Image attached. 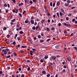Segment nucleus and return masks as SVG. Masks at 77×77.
<instances>
[{"instance_id":"nucleus-1","label":"nucleus","mask_w":77,"mask_h":77,"mask_svg":"<svg viewBox=\"0 0 77 77\" xmlns=\"http://www.w3.org/2000/svg\"><path fill=\"white\" fill-rule=\"evenodd\" d=\"M2 51L3 54H5V55H6V54H7V52L5 51V49L3 50Z\"/></svg>"},{"instance_id":"nucleus-2","label":"nucleus","mask_w":77,"mask_h":77,"mask_svg":"<svg viewBox=\"0 0 77 77\" xmlns=\"http://www.w3.org/2000/svg\"><path fill=\"white\" fill-rule=\"evenodd\" d=\"M45 19L42 20H41V23L42 24H44V23H45Z\"/></svg>"},{"instance_id":"nucleus-3","label":"nucleus","mask_w":77,"mask_h":77,"mask_svg":"<svg viewBox=\"0 0 77 77\" xmlns=\"http://www.w3.org/2000/svg\"><path fill=\"white\" fill-rule=\"evenodd\" d=\"M30 23L32 24H34V20H30Z\"/></svg>"},{"instance_id":"nucleus-4","label":"nucleus","mask_w":77,"mask_h":77,"mask_svg":"<svg viewBox=\"0 0 77 77\" xmlns=\"http://www.w3.org/2000/svg\"><path fill=\"white\" fill-rule=\"evenodd\" d=\"M56 48H57V49H59L60 48L59 47V46L58 45H57L55 47Z\"/></svg>"},{"instance_id":"nucleus-5","label":"nucleus","mask_w":77,"mask_h":77,"mask_svg":"<svg viewBox=\"0 0 77 77\" xmlns=\"http://www.w3.org/2000/svg\"><path fill=\"white\" fill-rule=\"evenodd\" d=\"M64 5L65 6H69V4L68 3H65V4H64Z\"/></svg>"},{"instance_id":"nucleus-6","label":"nucleus","mask_w":77,"mask_h":77,"mask_svg":"<svg viewBox=\"0 0 77 77\" xmlns=\"http://www.w3.org/2000/svg\"><path fill=\"white\" fill-rule=\"evenodd\" d=\"M34 52L32 51H30V55L31 56H32L33 55V53Z\"/></svg>"},{"instance_id":"nucleus-7","label":"nucleus","mask_w":77,"mask_h":77,"mask_svg":"<svg viewBox=\"0 0 77 77\" xmlns=\"http://www.w3.org/2000/svg\"><path fill=\"white\" fill-rule=\"evenodd\" d=\"M52 58L54 60H56V57L55 56H53L52 57Z\"/></svg>"},{"instance_id":"nucleus-8","label":"nucleus","mask_w":77,"mask_h":77,"mask_svg":"<svg viewBox=\"0 0 77 77\" xmlns=\"http://www.w3.org/2000/svg\"><path fill=\"white\" fill-rule=\"evenodd\" d=\"M57 6H59L60 5V2L58 1L57 3Z\"/></svg>"},{"instance_id":"nucleus-9","label":"nucleus","mask_w":77,"mask_h":77,"mask_svg":"<svg viewBox=\"0 0 77 77\" xmlns=\"http://www.w3.org/2000/svg\"><path fill=\"white\" fill-rule=\"evenodd\" d=\"M46 29L47 30V31L48 32H50V28L48 27H47L46 28Z\"/></svg>"},{"instance_id":"nucleus-10","label":"nucleus","mask_w":77,"mask_h":77,"mask_svg":"<svg viewBox=\"0 0 77 77\" xmlns=\"http://www.w3.org/2000/svg\"><path fill=\"white\" fill-rule=\"evenodd\" d=\"M60 15L61 16H62V15H64V14H63V13H62V12H60Z\"/></svg>"},{"instance_id":"nucleus-11","label":"nucleus","mask_w":77,"mask_h":77,"mask_svg":"<svg viewBox=\"0 0 77 77\" xmlns=\"http://www.w3.org/2000/svg\"><path fill=\"white\" fill-rule=\"evenodd\" d=\"M42 73L43 74H46V72L44 70L42 71Z\"/></svg>"},{"instance_id":"nucleus-12","label":"nucleus","mask_w":77,"mask_h":77,"mask_svg":"<svg viewBox=\"0 0 77 77\" xmlns=\"http://www.w3.org/2000/svg\"><path fill=\"white\" fill-rule=\"evenodd\" d=\"M23 5V3H21L19 4V6H22Z\"/></svg>"},{"instance_id":"nucleus-13","label":"nucleus","mask_w":77,"mask_h":77,"mask_svg":"<svg viewBox=\"0 0 77 77\" xmlns=\"http://www.w3.org/2000/svg\"><path fill=\"white\" fill-rule=\"evenodd\" d=\"M21 47H22V48H27V46H22Z\"/></svg>"},{"instance_id":"nucleus-14","label":"nucleus","mask_w":77,"mask_h":77,"mask_svg":"<svg viewBox=\"0 0 77 77\" xmlns=\"http://www.w3.org/2000/svg\"><path fill=\"white\" fill-rule=\"evenodd\" d=\"M61 10L62 11V12H63V13H65V11L64 10H63V9L61 8Z\"/></svg>"},{"instance_id":"nucleus-15","label":"nucleus","mask_w":77,"mask_h":77,"mask_svg":"<svg viewBox=\"0 0 77 77\" xmlns=\"http://www.w3.org/2000/svg\"><path fill=\"white\" fill-rule=\"evenodd\" d=\"M39 28V26L38 25V26H36L35 29L36 30H38V29Z\"/></svg>"},{"instance_id":"nucleus-16","label":"nucleus","mask_w":77,"mask_h":77,"mask_svg":"<svg viewBox=\"0 0 77 77\" xmlns=\"http://www.w3.org/2000/svg\"><path fill=\"white\" fill-rule=\"evenodd\" d=\"M38 38L39 39H41V35H38Z\"/></svg>"},{"instance_id":"nucleus-17","label":"nucleus","mask_w":77,"mask_h":77,"mask_svg":"<svg viewBox=\"0 0 77 77\" xmlns=\"http://www.w3.org/2000/svg\"><path fill=\"white\" fill-rule=\"evenodd\" d=\"M70 26H71V25H70V24H67V26H66L67 27H69Z\"/></svg>"},{"instance_id":"nucleus-18","label":"nucleus","mask_w":77,"mask_h":77,"mask_svg":"<svg viewBox=\"0 0 77 77\" xmlns=\"http://www.w3.org/2000/svg\"><path fill=\"white\" fill-rule=\"evenodd\" d=\"M19 33L20 34H23V32L22 31H20L19 32Z\"/></svg>"},{"instance_id":"nucleus-19","label":"nucleus","mask_w":77,"mask_h":77,"mask_svg":"<svg viewBox=\"0 0 77 77\" xmlns=\"http://www.w3.org/2000/svg\"><path fill=\"white\" fill-rule=\"evenodd\" d=\"M15 21V19H14L13 20H11V22H14Z\"/></svg>"},{"instance_id":"nucleus-20","label":"nucleus","mask_w":77,"mask_h":77,"mask_svg":"<svg viewBox=\"0 0 77 77\" xmlns=\"http://www.w3.org/2000/svg\"><path fill=\"white\" fill-rule=\"evenodd\" d=\"M57 15L58 17H60V16H59V13H57Z\"/></svg>"},{"instance_id":"nucleus-21","label":"nucleus","mask_w":77,"mask_h":77,"mask_svg":"<svg viewBox=\"0 0 77 77\" xmlns=\"http://www.w3.org/2000/svg\"><path fill=\"white\" fill-rule=\"evenodd\" d=\"M6 29H7V28H6V27H4L3 29V30H6Z\"/></svg>"},{"instance_id":"nucleus-22","label":"nucleus","mask_w":77,"mask_h":77,"mask_svg":"<svg viewBox=\"0 0 77 77\" xmlns=\"http://www.w3.org/2000/svg\"><path fill=\"white\" fill-rule=\"evenodd\" d=\"M5 50V51L7 52H8V51H9V49H8V48H6Z\"/></svg>"},{"instance_id":"nucleus-23","label":"nucleus","mask_w":77,"mask_h":77,"mask_svg":"<svg viewBox=\"0 0 77 77\" xmlns=\"http://www.w3.org/2000/svg\"><path fill=\"white\" fill-rule=\"evenodd\" d=\"M19 15L20 16V17H21V18L22 17V15H21V14L20 13H19Z\"/></svg>"},{"instance_id":"nucleus-24","label":"nucleus","mask_w":77,"mask_h":77,"mask_svg":"<svg viewBox=\"0 0 77 77\" xmlns=\"http://www.w3.org/2000/svg\"><path fill=\"white\" fill-rule=\"evenodd\" d=\"M32 29H33V30H35V29H36V27H35V26H33V27H32Z\"/></svg>"},{"instance_id":"nucleus-25","label":"nucleus","mask_w":77,"mask_h":77,"mask_svg":"<svg viewBox=\"0 0 77 77\" xmlns=\"http://www.w3.org/2000/svg\"><path fill=\"white\" fill-rule=\"evenodd\" d=\"M47 77H50V74H48V75H47Z\"/></svg>"},{"instance_id":"nucleus-26","label":"nucleus","mask_w":77,"mask_h":77,"mask_svg":"<svg viewBox=\"0 0 77 77\" xmlns=\"http://www.w3.org/2000/svg\"><path fill=\"white\" fill-rule=\"evenodd\" d=\"M52 30H53L54 31L55 30V28H54V27H52L51 29Z\"/></svg>"},{"instance_id":"nucleus-27","label":"nucleus","mask_w":77,"mask_h":77,"mask_svg":"<svg viewBox=\"0 0 77 77\" xmlns=\"http://www.w3.org/2000/svg\"><path fill=\"white\" fill-rule=\"evenodd\" d=\"M66 71V70H65V69H64L63 70V71H62V72H65Z\"/></svg>"},{"instance_id":"nucleus-28","label":"nucleus","mask_w":77,"mask_h":77,"mask_svg":"<svg viewBox=\"0 0 77 77\" xmlns=\"http://www.w3.org/2000/svg\"><path fill=\"white\" fill-rule=\"evenodd\" d=\"M18 9H17L16 10V11L15 13L17 14L18 13Z\"/></svg>"},{"instance_id":"nucleus-29","label":"nucleus","mask_w":77,"mask_h":77,"mask_svg":"<svg viewBox=\"0 0 77 77\" xmlns=\"http://www.w3.org/2000/svg\"><path fill=\"white\" fill-rule=\"evenodd\" d=\"M71 15H72V14H71V13H70L68 14V17H71Z\"/></svg>"},{"instance_id":"nucleus-30","label":"nucleus","mask_w":77,"mask_h":77,"mask_svg":"<svg viewBox=\"0 0 77 77\" xmlns=\"http://www.w3.org/2000/svg\"><path fill=\"white\" fill-rule=\"evenodd\" d=\"M45 11L46 12V13L47 14V13L48 12V10L47 9H46Z\"/></svg>"},{"instance_id":"nucleus-31","label":"nucleus","mask_w":77,"mask_h":77,"mask_svg":"<svg viewBox=\"0 0 77 77\" xmlns=\"http://www.w3.org/2000/svg\"><path fill=\"white\" fill-rule=\"evenodd\" d=\"M17 39L18 41H20V37H17Z\"/></svg>"},{"instance_id":"nucleus-32","label":"nucleus","mask_w":77,"mask_h":77,"mask_svg":"<svg viewBox=\"0 0 77 77\" xmlns=\"http://www.w3.org/2000/svg\"><path fill=\"white\" fill-rule=\"evenodd\" d=\"M66 20L67 21H68L69 20V18L68 17H66Z\"/></svg>"},{"instance_id":"nucleus-33","label":"nucleus","mask_w":77,"mask_h":77,"mask_svg":"<svg viewBox=\"0 0 77 77\" xmlns=\"http://www.w3.org/2000/svg\"><path fill=\"white\" fill-rule=\"evenodd\" d=\"M7 38H9V37H10V35H8L7 36Z\"/></svg>"},{"instance_id":"nucleus-34","label":"nucleus","mask_w":77,"mask_h":77,"mask_svg":"<svg viewBox=\"0 0 77 77\" xmlns=\"http://www.w3.org/2000/svg\"><path fill=\"white\" fill-rule=\"evenodd\" d=\"M67 60H68L69 62H70L71 60V59H70V58H69L67 59Z\"/></svg>"},{"instance_id":"nucleus-35","label":"nucleus","mask_w":77,"mask_h":77,"mask_svg":"<svg viewBox=\"0 0 77 77\" xmlns=\"http://www.w3.org/2000/svg\"><path fill=\"white\" fill-rule=\"evenodd\" d=\"M70 0H67V3H70Z\"/></svg>"},{"instance_id":"nucleus-36","label":"nucleus","mask_w":77,"mask_h":77,"mask_svg":"<svg viewBox=\"0 0 77 77\" xmlns=\"http://www.w3.org/2000/svg\"><path fill=\"white\" fill-rule=\"evenodd\" d=\"M31 20H33L34 19V17L33 16H32L31 18Z\"/></svg>"},{"instance_id":"nucleus-37","label":"nucleus","mask_w":77,"mask_h":77,"mask_svg":"<svg viewBox=\"0 0 77 77\" xmlns=\"http://www.w3.org/2000/svg\"><path fill=\"white\" fill-rule=\"evenodd\" d=\"M32 50L34 52H35V51H36V49H32Z\"/></svg>"},{"instance_id":"nucleus-38","label":"nucleus","mask_w":77,"mask_h":77,"mask_svg":"<svg viewBox=\"0 0 77 77\" xmlns=\"http://www.w3.org/2000/svg\"><path fill=\"white\" fill-rule=\"evenodd\" d=\"M44 61L42 59H41L40 60V62H42V63Z\"/></svg>"},{"instance_id":"nucleus-39","label":"nucleus","mask_w":77,"mask_h":77,"mask_svg":"<svg viewBox=\"0 0 77 77\" xmlns=\"http://www.w3.org/2000/svg\"><path fill=\"white\" fill-rule=\"evenodd\" d=\"M50 5L51 6H53V4L52 3V2H51L50 3Z\"/></svg>"},{"instance_id":"nucleus-40","label":"nucleus","mask_w":77,"mask_h":77,"mask_svg":"<svg viewBox=\"0 0 77 77\" xmlns=\"http://www.w3.org/2000/svg\"><path fill=\"white\" fill-rule=\"evenodd\" d=\"M40 42L41 43L43 42H44V40H41L40 41Z\"/></svg>"},{"instance_id":"nucleus-41","label":"nucleus","mask_w":77,"mask_h":77,"mask_svg":"<svg viewBox=\"0 0 77 77\" xmlns=\"http://www.w3.org/2000/svg\"><path fill=\"white\" fill-rule=\"evenodd\" d=\"M9 12V11H8V10L7 9L6 10V13H8V12Z\"/></svg>"},{"instance_id":"nucleus-42","label":"nucleus","mask_w":77,"mask_h":77,"mask_svg":"<svg viewBox=\"0 0 77 77\" xmlns=\"http://www.w3.org/2000/svg\"><path fill=\"white\" fill-rule=\"evenodd\" d=\"M51 40V39L49 38L46 40V41H49Z\"/></svg>"},{"instance_id":"nucleus-43","label":"nucleus","mask_w":77,"mask_h":77,"mask_svg":"<svg viewBox=\"0 0 77 77\" xmlns=\"http://www.w3.org/2000/svg\"><path fill=\"white\" fill-rule=\"evenodd\" d=\"M4 6L5 7H7V4H4Z\"/></svg>"},{"instance_id":"nucleus-44","label":"nucleus","mask_w":77,"mask_h":77,"mask_svg":"<svg viewBox=\"0 0 77 77\" xmlns=\"http://www.w3.org/2000/svg\"><path fill=\"white\" fill-rule=\"evenodd\" d=\"M75 18L73 19L72 20V22H74V21H75Z\"/></svg>"},{"instance_id":"nucleus-45","label":"nucleus","mask_w":77,"mask_h":77,"mask_svg":"<svg viewBox=\"0 0 77 77\" xmlns=\"http://www.w3.org/2000/svg\"><path fill=\"white\" fill-rule=\"evenodd\" d=\"M48 56H45V59H47V58H48Z\"/></svg>"},{"instance_id":"nucleus-46","label":"nucleus","mask_w":77,"mask_h":77,"mask_svg":"<svg viewBox=\"0 0 77 77\" xmlns=\"http://www.w3.org/2000/svg\"><path fill=\"white\" fill-rule=\"evenodd\" d=\"M21 77H24V74L21 75Z\"/></svg>"},{"instance_id":"nucleus-47","label":"nucleus","mask_w":77,"mask_h":77,"mask_svg":"<svg viewBox=\"0 0 77 77\" xmlns=\"http://www.w3.org/2000/svg\"><path fill=\"white\" fill-rule=\"evenodd\" d=\"M28 21L27 20H25V23H28Z\"/></svg>"},{"instance_id":"nucleus-48","label":"nucleus","mask_w":77,"mask_h":77,"mask_svg":"<svg viewBox=\"0 0 77 77\" xmlns=\"http://www.w3.org/2000/svg\"><path fill=\"white\" fill-rule=\"evenodd\" d=\"M10 57H11V56L10 55L7 56V58H9Z\"/></svg>"},{"instance_id":"nucleus-49","label":"nucleus","mask_w":77,"mask_h":77,"mask_svg":"<svg viewBox=\"0 0 77 77\" xmlns=\"http://www.w3.org/2000/svg\"><path fill=\"white\" fill-rule=\"evenodd\" d=\"M55 3H54L53 4V7H54V6H55Z\"/></svg>"},{"instance_id":"nucleus-50","label":"nucleus","mask_w":77,"mask_h":77,"mask_svg":"<svg viewBox=\"0 0 77 77\" xmlns=\"http://www.w3.org/2000/svg\"><path fill=\"white\" fill-rule=\"evenodd\" d=\"M71 36H74V34L73 33H72L71 34Z\"/></svg>"},{"instance_id":"nucleus-51","label":"nucleus","mask_w":77,"mask_h":77,"mask_svg":"<svg viewBox=\"0 0 77 77\" xmlns=\"http://www.w3.org/2000/svg\"><path fill=\"white\" fill-rule=\"evenodd\" d=\"M36 24H37V22H35V23L34 24V26H36Z\"/></svg>"},{"instance_id":"nucleus-52","label":"nucleus","mask_w":77,"mask_h":77,"mask_svg":"<svg viewBox=\"0 0 77 77\" xmlns=\"http://www.w3.org/2000/svg\"><path fill=\"white\" fill-rule=\"evenodd\" d=\"M32 1L34 2V3H36V0H32Z\"/></svg>"},{"instance_id":"nucleus-53","label":"nucleus","mask_w":77,"mask_h":77,"mask_svg":"<svg viewBox=\"0 0 77 77\" xmlns=\"http://www.w3.org/2000/svg\"><path fill=\"white\" fill-rule=\"evenodd\" d=\"M13 45H15V44H16V43H15V42H13Z\"/></svg>"},{"instance_id":"nucleus-54","label":"nucleus","mask_w":77,"mask_h":77,"mask_svg":"<svg viewBox=\"0 0 77 77\" xmlns=\"http://www.w3.org/2000/svg\"><path fill=\"white\" fill-rule=\"evenodd\" d=\"M29 3H31V4H32V3H33L32 2V1H30L29 2Z\"/></svg>"},{"instance_id":"nucleus-55","label":"nucleus","mask_w":77,"mask_h":77,"mask_svg":"<svg viewBox=\"0 0 77 77\" xmlns=\"http://www.w3.org/2000/svg\"><path fill=\"white\" fill-rule=\"evenodd\" d=\"M58 26H61V23H58Z\"/></svg>"},{"instance_id":"nucleus-56","label":"nucleus","mask_w":77,"mask_h":77,"mask_svg":"<svg viewBox=\"0 0 77 77\" xmlns=\"http://www.w3.org/2000/svg\"><path fill=\"white\" fill-rule=\"evenodd\" d=\"M75 7H74L72 8V9H75Z\"/></svg>"},{"instance_id":"nucleus-57","label":"nucleus","mask_w":77,"mask_h":77,"mask_svg":"<svg viewBox=\"0 0 77 77\" xmlns=\"http://www.w3.org/2000/svg\"><path fill=\"white\" fill-rule=\"evenodd\" d=\"M12 1H13V3H15V2H16L15 0H12Z\"/></svg>"},{"instance_id":"nucleus-58","label":"nucleus","mask_w":77,"mask_h":77,"mask_svg":"<svg viewBox=\"0 0 77 77\" xmlns=\"http://www.w3.org/2000/svg\"><path fill=\"white\" fill-rule=\"evenodd\" d=\"M17 36H18V34H16L15 35V38H17Z\"/></svg>"},{"instance_id":"nucleus-59","label":"nucleus","mask_w":77,"mask_h":77,"mask_svg":"<svg viewBox=\"0 0 77 77\" xmlns=\"http://www.w3.org/2000/svg\"><path fill=\"white\" fill-rule=\"evenodd\" d=\"M41 36H43L44 35V34H43V33H42L41 34Z\"/></svg>"},{"instance_id":"nucleus-60","label":"nucleus","mask_w":77,"mask_h":77,"mask_svg":"<svg viewBox=\"0 0 77 77\" xmlns=\"http://www.w3.org/2000/svg\"><path fill=\"white\" fill-rule=\"evenodd\" d=\"M48 23H50V19H48Z\"/></svg>"},{"instance_id":"nucleus-61","label":"nucleus","mask_w":77,"mask_h":77,"mask_svg":"<svg viewBox=\"0 0 77 77\" xmlns=\"http://www.w3.org/2000/svg\"><path fill=\"white\" fill-rule=\"evenodd\" d=\"M14 54L15 56H17V54H16L15 53H14Z\"/></svg>"},{"instance_id":"nucleus-62","label":"nucleus","mask_w":77,"mask_h":77,"mask_svg":"<svg viewBox=\"0 0 77 77\" xmlns=\"http://www.w3.org/2000/svg\"><path fill=\"white\" fill-rule=\"evenodd\" d=\"M30 67H28V68H27V71H29V70H30Z\"/></svg>"},{"instance_id":"nucleus-63","label":"nucleus","mask_w":77,"mask_h":77,"mask_svg":"<svg viewBox=\"0 0 77 77\" xmlns=\"http://www.w3.org/2000/svg\"><path fill=\"white\" fill-rule=\"evenodd\" d=\"M26 61L27 62H30V60H27Z\"/></svg>"},{"instance_id":"nucleus-64","label":"nucleus","mask_w":77,"mask_h":77,"mask_svg":"<svg viewBox=\"0 0 77 77\" xmlns=\"http://www.w3.org/2000/svg\"><path fill=\"white\" fill-rule=\"evenodd\" d=\"M63 68H65V69H66V66H63Z\"/></svg>"}]
</instances>
